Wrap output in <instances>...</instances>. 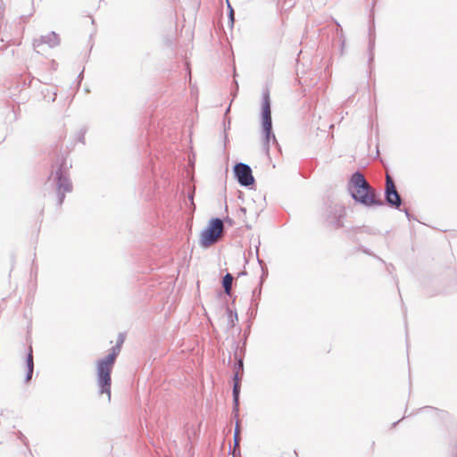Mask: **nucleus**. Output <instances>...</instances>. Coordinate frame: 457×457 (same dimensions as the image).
<instances>
[{
	"instance_id": "20",
	"label": "nucleus",
	"mask_w": 457,
	"mask_h": 457,
	"mask_svg": "<svg viewBox=\"0 0 457 457\" xmlns=\"http://www.w3.org/2000/svg\"><path fill=\"white\" fill-rule=\"evenodd\" d=\"M228 9V25L232 28L235 21V12L231 2H226Z\"/></svg>"
},
{
	"instance_id": "1",
	"label": "nucleus",
	"mask_w": 457,
	"mask_h": 457,
	"mask_svg": "<svg viewBox=\"0 0 457 457\" xmlns=\"http://www.w3.org/2000/svg\"><path fill=\"white\" fill-rule=\"evenodd\" d=\"M351 197L358 204L367 207L383 206V201L369 185L364 176L359 171L353 172L347 184Z\"/></svg>"
},
{
	"instance_id": "7",
	"label": "nucleus",
	"mask_w": 457,
	"mask_h": 457,
	"mask_svg": "<svg viewBox=\"0 0 457 457\" xmlns=\"http://www.w3.org/2000/svg\"><path fill=\"white\" fill-rule=\"evenodd\" d=\"M403 202V198L396 189L393 178L387 174L384 190V204H386L390 208L402 211Z\"/></svg>"
},
{
	"instance_id": "34",
	"label": "nucleus",
	"mask_w": 457,
	"mask_h": 457,
	"mask_svg": "<svg viewBox=\"0 0 457 457\" xmlns=\"http://www.w3.org/2000/svg\"><path fill=\"white\" fill-rule=\"evenodd\" d=\"M55 96H56V95H55V94H54V97L52 98V102H54V100H55Z\"/></svg>"
},
{
	"instance_id": "11",
	"label": "nucleus",
	"mask_w": 457,
	"mask_h": 457,
	"mask_svg": "<svg viewBox=\"0 0 457 457\" xmlns=\"http://www.w3.org/2000/svg\"><path fill=\"white\" fill-rule=\"evenodd\" d=\"M374 4L371 7V13L370 15V27H369V65L371 66L374 61V48H375V24H374V14H373Z\"/></svg>"
},
{
	"instance_id": "22",
	"label": "nucleus",
	"mask_w": 457,
	"mask_h": 457,
	"mask_svg": "<svg viewBox=\"0 0 457 457\" xmlns=\"http://www.w3.org/2000/svg\"><path fill=\"white\" fill-rule=\"evenodd\" d=\"M86 132H87V129L86 128H82V129H80V130L78 133V140L80 143H82V144H85V135H86Z\"/></svg>"
},
{
	"instance_id": "17",
	"label": "nucleus",
	"mask_w": 457,
	"mask_h": 457,
	"mask_svg": "<svg viewBox=\"0 0 457 457\" xmlns=\"http://www.w3.org/2000/svg\"><path fill=\"white\" fill-rule=\"evenodd\" d=\"M226 312L228 315V326L232 328L236 325V321L238 320L237 312L236 311H232L229 307H227Z\"/></svg>"
},
{
	"instance_id": "19",
	"label": "nucleus",
	"mask_w": 457,
	"mask_h": 457,
	"mask_svg": "<svg viewBox=\"0 0 457 457\" xmlns=\"http://www.w3.org/2000/svg\"><path fill=\"white\" fill-rule=\"evenodd\" d=\"M26 368L27 370H34V359L32 347L29 346V352L26 356Z\"/></svg>"
},
{
	"instance_id": "21",
	"label": "nucleus",
	"mask_w": 457,
	"mask_h": 457,
	"mask_svg": "<svg viewBox=\"0 0 457 457\" xmlns=\"http://www.w3.org/2000/svg\"><path fill=\"white\" fill-rule=\"evenodd\" d=\"M230 123H231L230 118L224 119L223 126H224V141H225V144L227 143V140H228L227 130H228L230 129Z\"/></svg>"
},
{
	"instance_id": "18",
	"label": "nucleus",
	"mask_w": 457,
	"mask_h": 457,
	"mask_svg": "<svg viewBox=\"0 0 457 457\" xmlns=\"http://www.w3.org/2000/svg\"><path fill=\"white\" fill-rule=\"evenodd\" d=\"M233 415H235V414L233 413ZM234 417L237 419V421H236V428H235V433H234V450L233 451H235L237 447L239 449V444L241 441L238 416L237 417L234 416Z\"/></svg>"
},
{
	"instance_id": "3",
	"label": "nucleus",
	"mask_w": 457,
	"mask_h": 457,
	"mask_svg": "<svg viewBox=\"0 0 457 457\" xmlns=\"http://www.w3.org/2000/svg\"><path fill=\"white\" fill-rule=\"evenodd\" d=\"M261 123L262 131V148L266 154H270V140L278 145L276 137L272 130V119H271V101L270 90L265 88L262 92V107H261Z\"/></svg>"
},
{
	"instance_id": "28",
	"label": "nucleus",
	"mask_w": 457,
	"mask_h": 457,
	"mask_svg": "<svg viewBox=\"0 0 457 457\" xmlns=\"http://www.w3.org/2000/svg\"><path fill=\"white\" fill-rule=\"evenodd\" d=\"M245 212H246V209L245 207H240L238 209V215H241V214L245 215Z\"/></svg>"
},
{
	"instance_id": "29",
	"label": "nucleus",
	"mask_w": 457,
	"mask_h": 457,
	"mask_svg": "<svg viewBox=\"0 0 457 457\" xmlns=\"http://www.w3.org/2000/svg\"><path fill=\"white\" fill-rule=\"evenodd\" d=\"M123 341H124L123 337L121 334H120L119 338L117 340V343H120V346H121V345L123 344Z\"/></svg>"
},
{
	"instance_id": "8",
	"label": "nucleus",
	"mask_w": 457,
	"mask_h": 457,
	"mask_svg": "<svg viewBox=\"0 0 457 457\" xmlns=\"http://www.w3.org/2000/svg\"><path fill=\"white\" fill-rule=\"evenodd\" d=\"M233 173L234 178L242 187L252 188L255 184L252 168L246 163L237 162L233 167Z\"/></svg>"
},
{
	"instance_id": "5",
	"label": "nucleus",
	"mask_w": 457,
	"mask_h": 457,
	"mask_svg": "<svg viewBox=\"0 0 457 457\" xmlns=\"http://www.w3.org/2000/svg\"><path fill=\"white\" fill-rule=\"evenodd\" d=\"M222 231V220L220 218H212L207 226L201 232L200 245L208 248L213 245Z\"/></svg>"
},
{
	"instance_id": "30",
	"label": "nucleus",
	"mask_w": 457,
	"mask_h": 457,
	"mask_svg": "<svg viewBox=\"0 0 457 457\" xmlns=\"http://www.w3.org/2000/svg\"><path fill=\"white\" fill-rule=\"evenodd\" d=\"M229 111H230V105L226 109V112H225V114H224V119L228 118V113Z\"/></svg>"
},
{
	"instance_id": "32",
	"label": "nucleus",
	"mask_w": 457,
	"mask_h": 457,
	"mask_svg": "<svg viewBox=\"0 0 457 457\" xmlns=\"http://www.w3.org/2000/svg\"><path fill=\"white\" fill-rule=\"evenodd\" d=\"M226 221L229 222V224H231V223H232L231 219H229L228 217H227V218H226Z\"/></svg>"
},
{
	"instance_id": "13",
	"label": "nucleus",
	"mask_w": 457,
	"mask_h": 457,
	"mask_svg": "<svg viewBox=\"0 0 457 457\" xmlns=\"http://www.w3.org/2000/svg\"><path fill=\"white\" fill-rule=\"evenodd\" d=\"M418 412H428L430 414L431 417L436 418L442 421H445L448 420L451 415L448 411L444 410H439L437 408L432 407V406H424L418 410Z\"/></svg>"
},
{
	"instance_id": "15",
	"label": "nucleus",
	"mask_w": 457,
	"mask_h": 457,
	"mask_svg": "<svg viewBox=\"0 0 457 457\" xmlns=\"http://www.w3.org/2000/svg\"><path fill=\"white\" fill-rule=\"evenodd\" d=\"M233 282V276L227 272L226 275L222 278L221 286L224 288V292L228 295H231V287Z\"/></svg>"
},
{
	"instance_id": "23",
	"label": "nucleus",
	"mask_w": 457,
	"mask_h": 457,
	"mask_svg": "<svg viewBox=\"0 0 457 457\" xmlns=\"http://www.w3.org/2000/svg\"><path fill=\"white\" fill-rule=\"evenodd\" d=\"M362 231L372 235H377L379 233L378 229L370 227H363Z\"/></svg>"
},
{
	"instance_id": "24",
	"label": "nucleus",
	"mask_w": 457,
	"mask_h": 457,
	"mask_svg": "<svg viewBox=\"0 0 457 457\" xmlns=\"http://www.w3.org/2000/svg\"><path fill=\"white\" fill-rule=\"evenodd\" d=\"M33 12H34V8H33V6H32V7H31V11H30V12H29L28 15H26V14H21V17H20V18H21V20L23 22H26V21H27V20H28V18H29V17H30V16L33 14Z\"/></svg>"
},
{
	"instance_id": "26",
	"label": "nucleus",
	"mask_w": 457,
	"mask_h": 457,
	"mask_svg": "<svg viewBox=\"0 0 457 457\" xmlns=\"http://www.w3.org/2000/svg\"><path fill=\"white\" fill-rule=\"evenodd\" d=\"M402 211H403V212H404L405 216H406V218H407L409 220H411L412 219V216H411V214L410 213L409 210H407V209H403V210H402Z\"/></svg>"
},
{
	"instance_id": "6",
	"label": "nucleus",
	"mask_w": 457,
	"mask_h": 457,
	"mask_svg": "<svg viewBox=\"0 0 457 457\" xmlns=\"http://www.w3.org/2000/svg\"><path fill=\"white\" fill-rule=\"evenodd\" d=\"M345 216L346 212L344 205L338 203H330L324 212L325 221L335 229L344 227L343 220Z\"/></svg>"
},
{
	"instance_id": "25",
	"label": "nucleus",
	"mask_w": 457,
	"mask_h": 457,
	"mask_svg": "<svg viewBox=\"0 0 457 457\" xmlns=\"http://www.w3.org/2000/svg\"><path fill=\"white\" fill-rule=\"evenodd\" d=\"M33 371L34 370H27L26 376H25V382L26 383L29 382V380L31 379L32 375H33Z\"/></svg>"
},
{
	"instance_id": "9",
	"label": "nucleus",
	"mask_w": 457,
	"mask_h": 457,
	"mask_svg": "<svg viewBox=\"0 0 457 457\" xmlns=\"http://www.w3.org/2000/svg\"><path fill=\"white\" fill-rule=\"evenodd\" d=\"M244 373L233 372V388H232V397H233V407L232 413L235 414L236 417L238 416L239 413V401H240V392H241V381Z\"/></svg>"
},
{
	"instance_id": "33",
	"label": "nucleus",
	"mask_w": 457,
	"mask_h": 457,
	"mask_svg": "<svg viewBox=\"0 0 457 457\" xmlns=\"http://www.w3.org/2000/svg\"><path fill=\"white\" fill-rule=\"evenodd\" d=\"M193 7H194V9L196 11V10L199 8V4H195V5H194Z\"/></svg>"
},
{
	"instance_id": "16",
	"label": "nucleus",
	"mask_w": 457,
	"mask_h": 457,
	"mask_svg": "<svg viewBox=\"0 0 457 457\" xmlns=\"http://www.w3.org/2000/svg\"><path fill=\"white\" fill-rule=\"evenodd\" d=\"M332 20H333L334 23L337 25V36L339 43H340L341 54H343L344 47L345 45V37L344 35V31H343V29H342L340 23L335 19H332Z\"/></svg>"
},
{
	"instance_id": "12",
	"label": "nucleus",
	"mask_w": 457,
	"mask_h": 457,
	"mask_svg": "<svg viewBox=\"0 0 457 457\" xmlns=\"http://www.w3.org/2000/svg\"><path fill=\"white\" fill-rule=\"evenodd\" d=\"M44 44H46L51 48L59 46V35L54 31H52L46 36H41L39 38L34 39L33 41V46L35 49L39 48Z\"/></svg>"
},
{
	"instance_id": "4",
	"label": "nucleus",
	"mask_w": 457,
	"mask_h": 457,
	"mask_svg": "<svg viewBox=\"0 0 457 457\" xmlns=\"http://www.w3.org/2000/svg\"><path fill=\"white\" fill-rule=\"evenodd\" d=\"M51 176L54 178L57 205L61 206L64 202L65 193H71L73 189L65 160L62 161L57 170L52 172Z\"/></svg>"
},
{
	"instance_id": "27",
	"label": "nucleus",
	"mask_w": 457,
	"mask_h": 457,
	"mask_svg": "<svg viewBox=\"0 0 457 457\" xmlns=\"http://www.w3.org/2000/svg\"><path fill=\"white\" fill-rule=\"evenodd\" d=\"M19 438L24 443V445L28 444L27 438L25 437V436L21 432H20Z\"/></svg>"
},
{
	"instance_id": "36",
	"label": "nucleus",
	"mask_w": 457,
	"mask_h": 457,
	"mask_svg": "<svg viewBox=\"0 0 457 457\" xmlns=\"http://www.w3.org/2000/svg\"><path fill=\"white\" fill-rule=\"evenodd\" d=\"M399 422H400V420H398L397 422H395L393 425L396 426V424L399 423Z\"/></svg>"
},
{
	"instance_id": "2",
	"label": "nucleus",
	"mask_w": 457,
	"mask_h": 457,
	"mask_svg": "<svg viewBox=\"0 0 457 457\" xmlns=\"http://www.w3.org/2000/svg\"><path fill=\"white\" fill-rule=\"evenodd\" d=\"M120 349L121 346H120V343H116V345L112 347L111 352L106 356L96 361V375L99 394H106L109 401L111 400V375L116 359L120 353Z\"/></svg>"
},
{
	"instance_id": "31",
	"label": "nucleus",
	"mask_w": 457,
	"mask_h": 457,
	"mask_svg": "<svg viewBox=\"0 0 457 457\" xmlns=\"http://www.w3.org/2000/svg\"><path fill=\"white\" fill-rule=\"evenodd\" d=\"M4 16V7L0 6V19Z\"/></svg>"
},
{
	"instance_id": "14",
	"label": "nucleus",
	"mask_w": 457,
	"mask_h": 457,
	"mask_svg": "<svg viewBox=\"0 0 457 457\" xmlns=\"http://www.w3.org/2000/svg\"><path fill=\"white\" fill-rule=\"evenodd\" d=\"M237 350H238V346L236 345V350L234 353L235 362L233 365V372L244 373L243 357L238 354Z\"/></svg>"
},
{
	"instance_id": "35",
	"label": "nucleus",
	"mask_w": 457,
	"mask_h": 457,
	"mask_svg": "<svg viewBox=\"0 0 457 457\" xmlns=\"http://www.w3.org/2000/svg\"><path fill=\"white\" fill-rule=\"evenodd\" d=\"M364 253H368V254H370V252L368 250H364Z\"/></svg>"
},
{
	"instance_id": "10",
	"label": "nucleus",
	"mask_w": 457,
	"mask_h": 457,
	"mask_svg": "<svg viewBox=\"0 0 457 457\" xmlns=\"http://www.w3.org/2000/svg\"><path fill=\"white\" fill-rule=\"evenodd\" d=\"M258 251H259V248H258V246H256V255H258ZM257 261L262 268V274L261 277V281H260L259 287L254 288L253 291L252 305L255 311L257 310V306H258L257 300H260V298H261L263 280L268 275V269H267V266H266L264 261L260 259L259 256H257Z\"/></svg>"
}]
</instances>
